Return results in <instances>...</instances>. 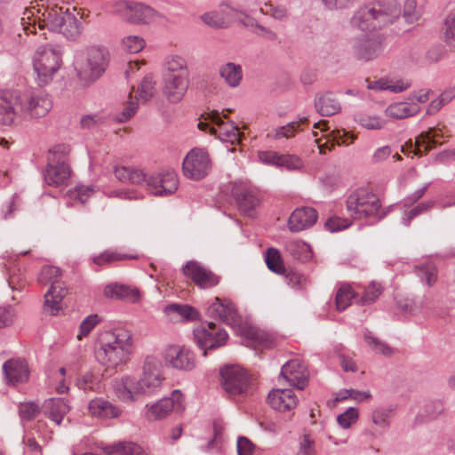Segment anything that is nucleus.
<instances>
[{
    "label": "nucleus",
    "mask_w": 455,
    "mask_h": 455,
    "mask_svg": "<svg viewBox=\"0 0 455 455\" xmlns=\"http://www.w3.org/2000/svg\"><path fill=\"white\" fill-rule=\"evenodd\" d=\"M164 380L161 362L154 356H147L140 378L129 374L117 377L112 381V389L121 402L132 403L140 397L158 394Z\"/></svg>",
    "instance_id": "1"
},
{
    "label": "nucleus",
    "mask_w": 455,
    "mask_h": 455,
    "mask_svg": "<svg viewBox=\"0 0 455 455\" xmlns=\"http://www.w3.org/2000/svg\"><path fill=\"white\" fill-rule=\"evenodd\" d=\"M52 108V101L44 92L1 91L0 124L12 125L19 116L30 118L44 117Z\"/></svg>",
    "instance_id": "2"
},
{
    "label": "nucleus",
    "mask_w": 455,
    "mask_h": 455,
    "mask_svg": "<svg viewBox=\"0 0 455 455\" xmlns=\"http://www.w3.org/2000/svg\"><path fill=\"white\" fill-rule=\"evenodd\" d=\"M115 176L122 182L144 188L155 196H171L179 187L178 176L172 171L147 174L138 168L116 166Z\"/></svg>",
    "instance_id": "3"
},
{
    "label": "nucleus",
    "mask_w": 455,
    "mask_h": 455,
    "mask_svg": "<svg viewBox=\"0 0 455 455\" xmlns=\"http://www.w3.org/2000/svg\"><path fill=\"white\" fill-rule=\"evenodd\" d=\"M400 14L395 0L377 2L358 9L351 18V26L362 31L379 29L393 23Z\"/></svg>",
    "instance_id": "4"
},
{
    "label": "nucleus",
    "mask_w": 455,
    "mask_h": 455,
    "mask_svg": "<svg viewBox=\"0 0 455 455\" xmlns=\"http://www.w3.org/2000/svg\"><path fill=\"white\" fill-rule=\"evenodd\" d=\"M132 342L129 331L116 330L104 332L95 352L98 362L109 368L124 363L132 353Z\"/></svg>",
    "instance_id": "5"
},
{
    "label": "nucleus",
    "mask_w": 455,
    "mask_h": 455,
    "mask_svg": "<svg viewBox=\"0 0 455 455\" xmlns=\"http://www.w3.org/2000/svg\"><path fill=\"white\" fill-rule=\"evenodd\" d=\"M109 54L104 47H91L85 54L78 56L74 63L80 84L88 86L98 80L105 72Z\"/></svg>",
    "instance_id": "6"
},
{
    "label": "nucleus",
    "mask_w": 455,
    "mask_h": 455,
    "mask_svg": "<svg viewBox=\"0 0 455 455\" xmlns=\"http://www.w3.org/2000/svg\"><path fill=\"white\" fill-rule=\"evenodd\" d=\"M62 65V51L57 45L39 46L33 56V68L39 86L50 84Z\"/></svg>",
    "instance_id": "7"
},
{
    "label": "nucleus",
    "mask_w": 455,
    "mask_h": 455,
    "mask_svg": "<svg viewBox=\"0 0 455 455\" xmlns=\"http://www.w3.org/2000/svg\"><path fill=\"white\" fill-rule=\"evenodd\" d=\"M44 25L49 30L60 33L69 40H76L82 33V23L68 8L55 6L42 13Z\"/></svg>",
    "instance_id": "8"
},
{
    "label": "nucleus",
    "mask_w": 455,
    "mask_h": 455,
    "mask_svg": "<svg viewBox=\"0 0 455 455\" xmlns=\"http://www.w3.org/2000/svg\"><path fill=\"white\" fill-rule=\"evenodd\" d=\"M378 196L367 188H358L347 199V210L354 219L382 218Z\"/></svg>",
    "instance_id": "9"
},
{
    "label": "nucleus",
    "mask_w": 455,
    "mask_h": 455,
    "mask_svg": "<svg viewBox=\"0 0 455 455\" xmlns=\"http://www.w3.org/2000/svg\"><path fill=\"white\" fill-rule=\"evenodd\" d=\"M220 384L230 395L245 394L250 387L251 379L247 371L237 364L226 365L220 370Z\"/></svg>",
    "instance_id": "10"
},
{
    "label": "nucleus",
    "mask_w": 455,
    "mask_h": 455,
    "mask_svg": "<svg viewBox=\"0 0 455 455\" xmlns=\"http://www.w3.org/2000/svg\"><path fill=\"white\" fill-rule=\"evenodd\" d=\"M212 169L208 152L200 148H192L182 163L183 174L191 180H199L206 177Z\"/></svg>",
    "instance_id": "11"
},
{
    "label": "nucleus",
    "mask_w": 455,
    "mask_h": 455,
    "mask_svg": "<svg viewBox=\"0 0 455 455\" xmlns=\"http://www.w3.org/2000/svg\"><path fill=\"white\" fill-rule=\"evenodd\" d=\"M194 341L206 355L207 349H215L226 344L228 335L227 331L213 323H202L193 331Z\"/></svg>",
    "instance_id": "12"
},
{
    "label": "nucleus",
    "mask_w": 455,
    "mask_h": 455,
    "mask_svg": "<svg viewBox=\"0 0 455 455\" xmlns=\"http://www.w3.org/2000/svg\"><path fill=\"white\" fill-rule=\"evenodd\" d=\"M145 415L148 420H160L168 417L172 411H181L182 394L174 390L171 397H164L157 402L146 405Z\"/></svg>",
    "instance_id": "13"
},
{
    "label": "nucleus",
    "mask_w": 455,
    "mask_h": 455,
    "mask_svg": "<svg viewBox=\"0 0 455 455\" xmlns=\"http://www.w3.org/2000/svg\"><path fill=\"white\" fill-rule=\"evenodd\" d=\"M163 359L167 366L179 371H189L196 367L194 354L177 345L168 346L163 353Z\"/></svg>",
    "instance_id": "14"
},
{
    "label": "nucleus",
    "mask_w": 455,
    "mask_h": 455,
    "mask_svg": "<svg viewBox=\"0 0 455 455\" xmlns=\"http://www.w3.org/2000/svg\"><path fill=\"white\" fill-rule=\"evenodd\" d=\"M183 274L190 278L198 287L203 289L212 288L217 285L220 278L211 269L202 263L190 260L183 267Z\"/></svg>",
    "instance_id": "15"
},
{
    "label": "nucleus",
    "mask_w": 455,
    "mask_h": 455,
    "mask_svg": "<svg viewBox=\"0 0 455 455\" xmlns=\"http://www.w3.org/2000/svg\"><path fill=\"white\" fill-rule=\"evenodd\" d=\"M309 372L306 364L298 359H293L283 365L279 381L284 379L289 385L303 390L308 383Z\"/></svg>",
    "instance_id": "16"
},
{
    "label": "nucleus",
    "mask_w": 455,
    "mask_h": 455,
    "mask_svg": "<svg viewBox=\"0 0 455 455\" xmlns=\"http://www.w3.org/2000/svg\"><path fill=\"white\" fill-rule=\"evenodd\" d=\"M206 121L213 124L211 126L210 133L217 136L220 140L235 144L240 140V132L234 122L225 123L222 121L218 111H212L207 114Z\"/></svg>",
    "instance_id": "17"
},
{
    "label": "nucleus",
    "mask_w": 455,
    "mask_h": 455,
    "mask_svg": "<svg viewBox=\"0 0 455 455\" xmlns=\"http://www.w3.org/2000/svg\"><path fill=\"white\" fill-rule=\"evenodd\" d=\"M207 315L231 326L236 325L240 320L234 304L227 299L214 298L207 307Z\"/></svg>",
    "instance_id": "18"
},
{
    "label": "nucleus",
    "mask_w": 455,
    "mask_h": 455,
    "mask_svg": "<svg viewBox=\"0 0 455 455\" xmlns=\"http://www.w3.org/2000/svg\"><path fill=\"white\" fill-rule=\"evenodd\" d=\"M267 403L272 409L280 412H291L298 404L299 398L293 389H273L267 396Z\"/></svg>",
    "instance_id": "19"
},
{
    "label": "nucleus",
    "mask_w": 455,
    "mask_h": 455,
    "mask_svg": "<svg viewBox=\"0 0 455 455\" xmlns=\"http://www.w3.org/2000/svg\"><path fill=\"white\" fill-rule=\"evenodd\" d=\"M189 85V76L164 75V94L172 103L180 102L185 96Z\"/></svg>",
    "instance_id": "20"
},
{
    "label": "nucleus",
    "mask_w": 455,
    "mask_h": 455,
    "mask_svg": "<svg viewBox=\"0 0 455 455\" xmlns=\"http://www.w3.org/2000/svg\"><path fill=\"white\" fill-rule=\"evenodd\" d=\"M382 50L381 39L379 36H363L356 38L353 45L355 56L364 61L376 58Z\"/></svg>",
    "instance_id": "21"
},
{
    "label": "nucleus",
    "mask_w": 455,
    "mask_h": 455,
    "mask_svg": "<svg viewBox=\"0 0 455 455\" xmlns=\"http://www.w3.org/2000/svg\"><path fill=\"white\" fill-rule=\"evenodd\" d=\"M119 6L124 19L131 23H148L156 15L154 9L140 3L121 2Z\"/></svg>",
    "instance_id": "22"
},
{
    "label": "nucleus",
    "mask_w": 455,
    "mask_h": 455,
    "mask_svg": "<svg viewBox=\"0 0 455 455\" xmlns=\"http://www.w3.org/2000/svg\"><path fill=\"white\" fill-rule=\"evenodd\" d=\"M317 212L311 207L298 208L291 214L288 228L291 232H299L311 228L317 220Z\"/></svg>",
    "instance_id": "23"
},
{
    "label": "nucleus",
    "mask_w": 455,
    "mask_h": 455,
    "mask_svg": "<svg viewBox=\"0 0 455 455\" xmlns=\"http://www.w3.org/2000/svg\"><path fill=\"white\" fill-rule=\"evenodd\" d=\"M233 195L235 198L239 210L249 217H253L255 209L259 204L256 193L246 186L235 185L233 188Z\"/></svg>",
    "instance_id": "24"
},
{
    "label": "nucleus",
    "mask_w": 455,
    "mask_h": 455,
    "mask_svg": "<svg viewBox=\"0 0 455 455\" xmlns=\"http://www.w3.org/2000/svg\"><path fill=\"white\" fill-rule=\"evenodd\" d=\"M103 293L108 299H121L131 303H136L140 299V292L138 288L118 283L107 284Z\"/></svg>",
    "instance_id": "25"
},
{
    "label": "nucleus",
    "mask_w": 455,
    "mask_h": 455,
    "mask_svg": "<svg viewBox=\"0 0 455 455\" xmlns=\"http://www.w3.org/2000/svg\"><path fill=\"white\" fill-rule=\"evenodd\" d=\"M41 411L45 417L60 426L70 411V406L63 398H50L44 402Z\"/></svg>",
    "instance_id": "26"
},
{
    "label": "nucleus",
    "mask_w": 455,
    "mask_h": 455,
    "mask_svg": "<svg viewBox=\"0 0 455 455\" xmlns=\"http://www.w3.org/2000/svg\"><path fill=\"white\" fill-rule=\"evenodd\" d=\"M3 371L7 383L18 384L28 380V369L24 360L11 359L3 364Z\"/></svg>",
    "instance_id": "27"
},
{
    "label": "nucleus",
    "mask_w": 455,
    "mask_h": 455,
    "mask_svg": "<svg viewBox=\"0 0 455 455\" xmlns=\"http://www.w3.org/2000/svg\"><path fill=\"white\" fill-rule=\"evenodd\" d=\"M69 166L65 161L60 163L49 162L44 173V180L49 186L59 187L66 184L70 177Z\"/></svg>",
    "instance_id": "28"
},
{
    "label": "nucleus",
    "mask_w": 455,
    "mask_h": 455,
    "mask_svg": "<svg viewBox=\"0 0 455 455\" xmlns=\"http://www.w3.org/2000/svg\"><path fill=\"white\" fill-rule=\"evenodd\" d=\"M443 137L442 130L439 128H429L422 132L415 140V155L422 156L429 151L434 146L441 144L440 139Z\"/></svg>",
    "instance_id": "29"
},
{
    "label": "nucleus",
    "mask_w": 455,
    "mask_h": 455,
    "mask_svg": "<svg viewBox=\"0 0 455 455\" xmlns=\"http://www.w3.org/2000/svg\"><path fill=\"white\" fill-rule=\"evenodd\" d=\"M90 413L100 419H115L121 415V409L101 397L92 399L88 405Z\"/></svg>",
    "instance_id": "30"
},
{
    "label": "nucleus",
    "mask_w": 455,
    "mask_h": 455,
    "mask_svg": "<svg viewBox=\"0 0 455 455\" xmlns=\"http://www.w3.org/2000/svg\"><path fill=\"white\" fill-rule=\"evenodd\" d=\"M164 314L172 321H195L199 318V314L196 308L189 305L170 304L164 309Z\"/></svg>",
    "instance_id": "31"
},
{
    "label": "nucleus",
    "mask_w": 455,
    "mask_h": 455,
    "mask_svg": "<svg viewBox=\"0 0 455 455\" xmlns=\"http://www.w3.org/2000/svg\"><path fill=\"white\" fill-rule=\"evenodd\" d=\"M367 83V88L373 91H390L394 93H399L406 91L411 87L409 81L402 79L388 80V79H379L376 81H365Z\"/></svg>",
    "instance_id": "32"
},
{
    "label": "nucleus",
    "mask_w": 455,
    "mask_h": 455,
    "mask_svg": "<svg viewBox=\"0 0 455 455\" xmlns=\"http://www.w3.org/2000/svg\"><path fill=\"white\" fill-rule=\"evenodd\" d=\"M316 111L323 116H331L341 110L340 103L331 92H325L315 99Z\"/></svg>",
    "instance_id": "33"
},
{
    "label": "nucleus",
    "mask_w": 455,
    "mask_h": 455,
    "mask_svg": "<svg viewBox=\"0 0 455 455\" xmlns=\"http://www.w3.org/2000/svg\"><path fill=\"white\" fill-rule=\"evenodd\" d=\"M220 76L231 88H236L243 80V68L239 64L228 62L220 68Z\"/></svg>",
    "instance_id": "34"
},
{
    "label": "nucleus",
    "mask_w": 455,
    "mask_h": 455,
    "mask_svg": "<svg viewBox=\"0 0 455 455\" xmlns=\"http://www.w3.org/2000/svg\"><path fill=\"white\" fill-rule=\"evenodd\" d=\"M420 107L417 103H407V102H395L391 104L386 109V113L388 116L403 119L410 116H413L419 113Z\"/></svg>",
    "instance_id": "35"
},
{
    "label": "nucleus",
    "mask_w": 455,
    "mask_h": 455,
    "mask_svg": "<svg viewBox=\"0 0 455 455\" xmlns=\"http://www.w3.org/2000/svg\"><path fill=\"white\" fill-rule=\"evenodd\" d=\"M66 293L65 288L55 289V286L50 288L44 295V310L52 315H57L61 308V301Z\"/></svg>",
    "instance_id": "36"
},
{
    "label": "nucleus",
    "mask_w": 455,
    "mask_h": 455,
    "mask_svg": "<svg viewBox=\"0 0 455 455\" xmlns=\"http://www.w3.org/2000/svg\"><path fill=\"white\" fill-rule=\"evenodd\" d=\"M76 386L84 392H100L101 389V375L98 371H88L78 378Z\"/></svg>",
    "instance_id": "37"
},
{
    "label": "nucleus",
    "mask_w": 455,
    "mask_h": 455,
    "mask_svg": "<svg viewBox=\"0 0 455 455\" xmlns=\"http://www.w3.org/2000/svg\"><path fill=\"white\" fill-rule=\"evenodd\" d=\"M60 268L54 266H45L41 269L38 276V282L44 285L50 284V288H52L53 286H55V289L65 288L60 282Z\"/></svg>",
    "instance_id": "38"
},
{
    "label": "nucleus",
    "mask_w": 455,
    "mask_h": 455,
    "mask_svg": "<svg viewBox=\"0 0 455 455\" xmlns=\"http://www.w3.org/2000/svg\"><path fill=\"white\" fill-rule=\"evenodd\" d=\"M285 251L294 259L307 260L311 257L310 247L307 243L291 240L285 243Z\"/></svg>",
    "instance_id": "39"
},
{
    "label": "nucleus",
    "mask_w": 455,
    "mask_h": 455,
    "mask_svg": "<svg viewBox=\"0 0 455 455\" xmlns=\"http://www.w3.org/2000/svg\"><path fill=\"white\" fill-rule=\"evenodd\" d=\"M166 72L164 75L189 76L188 61L179 55H171L165 60Z\"/></svg>",
    "instance_id": "40"
},
{
    "label": "nucleus",
    "mask_w": 455,
    "mask_h": 455,
    "mask_svg": "<svg viewBox=\"0 0 455 455\" xmlns=\"http://www.w3.org/2000/svg\"><path fill=\"white\" fill-rule=\"evenodd\" d=\"M414 271L420 280L428 286H433L437 281V268L432 262L416 265Z\"/></svg>",
    "instance_id": "41"
},
{
    "label": "nucleus",
    "mask_w": 455,
    "mask_h": 455,
    "mask_svg": "<svg viewBox=\"0 0 455 455\" xmlns=\"http://www.w3.org/2000/svg\"><path fill=\"white\" fill-rule=\"evenodd\" d=\"M156 81L151 75L146 76L138 87L137 100L142 103L150 100L156 94Z\"/></svg>",
    "instance_id": "42"
},
{
    "label": "nucleus",
    "mask_w": 455,
    "mask_h": 455,
    "mask_svg": "<svg viewBox=\"0 0 455 455\" xmlns=\"http://www.w3.org/2000/svg\"><path fill=\"white\" fill-rule=\"evenodd\" d=\"M355 122L364 129L367 130H380L386 122L379 116L370 113H360L355 116Z\"/></svg>",
    "instance_id": "43"
},
{
    "label": "nucleus",
    "mask_w": 455,
    "mask_h": 455,
    "mask_svg": "<svg viewBox=\"0 0 455 455\" xmlns=\"http://www.w3.org/2000/svg\"><path fill=\"white\" fill-rule=\"evenodd\" d=\"M356 292L348 284H342L337 290L335 304L338 311H343L350 306L353 299H355Z\"/></svg>",
    "instance_id": "44"
},
{
    "label": "nucleus",
    "mask_w": 455,
    "mask_h": 455,
    "mask_svg": "<svg viewBox=\"0 0 455 455\" xmlns=\"http://www.w3.org/2000/svg\"><path fill=\"white\" fill-rule=\"evenodd\" d=\"M364 340L370 348L374 351L376 354H380L385 356H390L394 353V349L389 347L384 341L379 339L371 331H367L364 333Z\"/></svg>",
    "instance_id": "45"
},
{
    "label": "nucleus",
    "mask_w": 455,
    "mask_h": 455,
    "mask_svg": "<svg viewBox=\"0 0 455 455\" xmlns=\"http://www.w3.org/2000/svg\"><path fill=\"white\" fill-rule=\"evenodd\" d=\"M136 256L120 253L115 251H105L98 256L92 258L94 264L102 266L104 264L111 263L114 261H119L124 259H135Z\"/></svg>",
    "instance_id": "46"
},
{
    "label": "nucleus",
    "mask_w": 455,
    "mask_h": 455,
    "mask_svg": "<svg viewBox=\"0 0 455 455\" xmlns=\"http://www.w3.org/2000/svg\"><path fill=\"white\" fill-rule=\"evenodd\" d=\"M371 398L369 391H358L355 389H343L337 393L335 402H341L347 399H352L357 403H362Z\"/></svg>",
    "instance_id": "47"
},
{
    "label": "nucleus",
    "mask_w": 455,
    "mask_h": 455,
    "mask_svg": "<svg viewBox=\"0 0 455 455\" xmlns=\"http://www.w3.org/2000/svg\"><path fill=\"white\" fill-rule=\"evenodd\" d=\"M266 263L267 267L276 274H282L284 267L282 262L280 252L277 249L268 248L266 252Z\"/></svg>",
    "instance_id": "48"
},
{
    "label": "nucleus",
    "mask_w": 455,
    "mask_h": 455,
    "mask_svg": "<svg viewBox=\"0 0 455 455\" xmlns=\"http://www.w3.org/2000/svg\"><path fill=\"white\" fill-rule=\"evenodd\" d=\"M435 206V201H425L419 204H417L415 207L411 208L409 212L405 213V216L403 217L402 221L403 225L409 226L411 221L416 218L417 216L426 213L428 211H430Z\"/></svg>",
    "instance_id": "49"
},
{
    "label": "nucleus",
    "mask_w": 455,
    "mask_h": 455,
    "mask_svg": "<svg viewBox=\"0 0 455 455\" xmlns=\"http://www.w3.org/2000/svg\"><path fill=\"white\" fill-rule=\"evenodd\" d=\"M139 108V101L137 100V96H132V93L129 94V100L127 104L123 108L121 113L116 116V120L118 123H124L130 120L137 112Z\"/></svg>",
    "instance_id": "50"
},
{
    "label": "nucleus",
    "mask_w": 455,
    "mask_h": 455,
    "mask_svg": "<svg viewBox=\"0 0 455 455\" xmlns=\"http://www.w3.org/2000/svg\"><path fill=\"white\" fill-rule=\"evenodd\" d=\"M145 46V41L139 36H128L122 40V48L129 53H138Z\"/></svg>",
    "instance_id": "51"
},
{
    "label": "nucleus",
    "mask_w": 455,
    "mask_h": 455,
    "mask_svg": "<svg viewBox=\"0 0 455 455\" xmlns=\"http://www.w3.org/2000/svg\"><path fill=\"white\" fill-rule=\"evenodd\" d=\"M94 192L95 188L92 185H78L73 190H70L68 195L70 198L84 204Z\"/></svg>",
    "instance_id": "52"
},
{
    "label": "nucleus",
    "mask_w": 455,
    "mask_h": 455,
    "mask_svg": "<svg viewBox=\"0 0 455 455\" xmlns=\"http://www.w3.org/2000/svg\"><path fill=\"white\" fill-rule=\"evenodd\" d=\"M303 122H291L283 126L278 127L275 130L273 138L279 140L282 138L289 139L295 135V133L300 130V123Z\"/></svg>",
    "instance_id": "53"
},
{
    "label": "nucleus",
    "mask_w": 455,
    "mask_h": 455,
    "mask_svg": "<svg viewBox=\"0 0 455 455\" xmlns=\"http://www.w3.org/2000/svg\"><path fill=\"white\" fill-rule=\"evenodd\" d=\"M100 321V319L98 315H90L85 317L80 323L79 331L76 335L77 339L81 340L84 337L88 336Z\"/></svg>",
    "instance_id": "54"
},
{
    "label": "nucleus",
    "mask_w": 455,
    "mask_h": 455,
    "mask_svg": "<svg viewBox=\"0 0 455 455\" xmlns=\"http://www.w3.org/2000/svg\"><path fill=\"white\" fill-rule=\"evenodd\" d=\"M358 417L357 409L350 407L337 417V421L342 428L347 429L357 421Z\"/></svg>",
    "instance_id": "55"
},
{
    "label": "nucleus",
    "mask_w": 455,
    "mask_h": 455,
    "mask_svg": "<svg viewBox=\"0 0 455 455\" xmlns=\"http://www.w3.org/2000/svg\"><path fill=\"white\" fill-rule=\"evenodd\" d=\"M289 171L301 170L304 167L303 161L294 155H281L279 166Z\"/></svg>",
    "instance_id": "56"
},
{
    "label": "nucleus",
    "mask_w": 455,
    "mask_h": 455,
    "mask_svg": "<svg viewBox=\"0 0 455 455\" xmlns=\"http://www.w3.org/2000/svg\"><path fill=\"white\" fill-rule=\"evenodd\" d=\"M382 289L379 284L372 282L364 291L363 295L359 299L361 305H367L374 302L380 295Z\"/></svg>",
    "instance_id": "57"
},
{
    "label": "nucleus",
    "mask_w": 455,
    "mask_h": 455,
    "mask_svg": "<svg viewBox=\"0 0 455 455\" xmlns=\"http://www.w3.org/2000/svg\"><path fill=\"white\" fill-rule=\"evenodd\" d=\"M351 224L352 222L348 219L334 216L326 220L324 227L331 233H335L350 227Z\"/></svg>",
    "instance_id": "58"
},
{
    "label": "nucleus",
    "mask_w": 455,
    "mask_h": 455,
    "mask_svg": "<svg viewBox=\"0 0 455 455\" xmlns=\"http://www.w3.org/2000/svg\"><path fill=\"white\" fill-rule=\"evenodd\" d=\"M40 411L39 405L33 402L22 403L19 406L20 416L26 420L36 418Z\"/></svg>",
    "instance_id": "59"
},
{
    "label": "nucleus",
    "mask_w": 455,
    "mask_h": 455,
    "mask_svg": "<svg viewBox=\"0 0 455 455\" xmlns=\"http://www.w3.org/2000/svg\"><path fill=\"white\" fill-rule=\"evenodd\" d=\"M40 11L36 10L35 7L26 8L22 13L20 18L21 25L23 26V29L26 33L32 32L30 28L31 21L33 23L36 22V19H40Z\"/></svg>",
    "instance_id": "60"
},
{
    "label": "nucleus",
    "mask_w": 455,
    "mask_h": 455,
    "mask_svg": "<svg viewBox=\"0 0 455 455\" xmlns=\"http://www.w3.org/2000/svg\"><path fill=\"white\" fill-rule=\"evenodd\" d=\"M69 153L70 147L68 145H57L50 150L48 161L52 163H60L65 161L66 156H68Z\"/></svg>",
    "instance_id": "61"
},
{
    "label": "nucleus",
    "mask_w": 455,
    "mask_h": 455,
    "mask_svg": "<svg viewBox=\"0 0 455 455\" xmlns=\"http://www.w3.org/2000/svg\"><path fill=\"white\" fill-rule=\"evenodd\" d=\"M389 413L390 411L387 409H376L371 412V421L374 425L381 428H386L389 426Z\"/></svg>",
    "instance_id": "62"
},
{
    "label": "nucleus",
    "mask_w": 455,
    "mask_h": 455,
    "mask_svg": "<svg viewBox=\"0 0 455 455\" xmlns=\"http://www.w3.org/2000/svg\"><path fill=\"white\" fill-rule=\"evenodd\" d=\"M403 17L406 21L412 23L419 17V12L417 11L416 0H405L403 8Z\"/></svg>",
    "instance_id": "63"
},
{
    "label": "nucleus",
    "mask_w": 455,
    "mask_h": 455,
    "mask_svg": "<svg viewBox=\"0 0 455 455\" xmlns=\"http://www.w3.org/2000/svg\"><path fill=\"white\" fill-rule=\"evenodd\" d=\"M238 455H252L254 444L245 436H239L236 443Z\"/></svg>",
    "instance_id": "64"
}]
</instances>
